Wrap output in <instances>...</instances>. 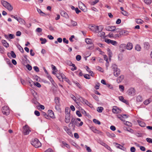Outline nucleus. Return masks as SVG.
Listing matches in <instances>:
<instances>
[{
  "mask_svg": "<svg viewBox=\"0 0 152 152\" xmlns=\"http://www.w3.org/2000/svg\"><path fill=\"white\" fill-rule=\"evenodd\" d=\"M1 3L2 5L9 11H10L12 10L13 7L8 2L4 0H2L1 1Z\"/></svg>",
  "mask_w": 152,
  "mask_h": 152,
  "instance_id": "nucleus-1",
  "label": "nucleus"
},
{
  "mask_svg": "<svg viewBox=\"0 0 152 152\" xmlns=\"http://www.w3.org/2000/svg\"><path fill=\"white\" fill-rule=\"evenodd\" d=\"M112 68L113 71V74L115 77H117L120 75V70L118 68L117 66L115 64H113L111 66Z\"/></svg>",
  "mask_w": 152,
  "mask_h": 152,
  "instance_id": "nucleus-2",
  "label": "nucleus"
},
{
  "mask_svg": "<svg viewBox=\"0 0 152 152\" xmlns=\"http://www.w3.org/2000/svg\"><path fill=\"white\" fill-rule=\"evenodd\" d=\"M31 144L36 148H38L41 146V143L39 142V140L37 138L32 140Z\"/></svg>",
  "mask_w": 152,
  "mask_h": 152,
  "instance_id": "nucleus-3",
  "label": "nucleus"
},
{
  "mask_svg": "<svg viewBox=\"0 0 152 152\" xmlns=\"http://www.w3.org/2000/svg\"><path fill=\"white\" fill-rule=\"evenodd\" d=\"M31 131L29 127L27 125H25L23 127V132L24 135L28 134L29 132Z\"/></svg>",
  "mask_w": 152,
  "mask_h": 152,
  "instance_id": "nucleus-4",
  "label": "nucleus"
},
{
  "mask_svg": "<svg viewBox=\"0 0 152 152\" xmlns=\"http://www.w3.org/2000/svg\"><path fill=\"white\" fill-rule=\"evenodd\" d=\"M127 93L129 96H133L135 94V90L134 88H131L128 90Z\"/></svg>",
  "mask_w": 152,
  "mask_h": 152,
  "instance_id": "nucleus-5",
  "label": "nucleus"
},
{
  "mask_svg": "<svg viewBox=\"0 0 152 152\" xmlns=\"http://www.w3.org/2000/svg\"><path fill=\"white\" fill-rule=\"evenodd\" d=\"M2 111L3 114L7 115L9 114L10 111L8 107L4 106L2 107Z\"/></svg>",
  "mask_w": 152,
  "mask_h": 152,
  "instance_id": "nucleus-6",
  "label": "nucleus"
},
{
  "mask_svg": "<svg viewBox=\"0 0 152 152\" xmlns=\"http://www.w3.org/2000/svg\"><path fill=\"white\" fill-rule=\"evenodd\" d=\"M79 100L81 101L83 103H84L87 105L89 106L90 107H91L92 106V104L90 103L88 100L80 97L79 98Z\"/></svg>",
  "mask_w": 152,
  "mask_h": 152,
  "instance_id": "nucleus-7",
  "label": "nucleus"
},
{
  "mask_svg": "<svg viewBox=\"0 0 152 152\" xmlns=\"http://www.w3.org/2000/svg\"><path fill=\"white\" fill-rule=\"evenodd\" d=\"M70 113L69 112H67L65 114V122L66 123H69L70 121Z\"/></svg>",
  "mask_w": 152,
  "mask_h": 152,
  "instance_id": "nucleus-8",
  "label": "nucleus"
},
{
  "mask_svg": "<svg viewBox=\"0 0 152 152\" xmlns=\"http://www.w3.org/2000/svg\"><path fill=\"white\" fill-rule=\"evenodd\" d=\"M56 76L60 81H63L65 77V75L62 73L59 72L58 74H56Z\"/></svg>",
  "mask_w": 152,
  "mask_h": 152,
  "instance_id": "nucleus-9",
  "label": "nucleus"
},
{
  "mask_svg": "<svg viewBox=\"0 0 152 152\" xmlns=\"http://www.w3.org/2000/svg\"><path fill=\"white\" fill-rule=\"evenodd\" d=\"M105 41L107 44H111L114 46H116L117 44V42L116 41L109 39H105Z\"/></svg>",
  "mask_w": 152,
  "mask_h": 152,
  "instance_id": "nucleus-10",
  "label": "nucleus"
},
{
  "mask_svg": "<svg viewBox=\"0 0 152 152\" xmlns=\"http://www.w3.org/2000/svg\"><path fill=\"white\" fill-rule=\"evenodd\" d=\"M70 124H72V127H75V125L76 124V121L75 118H71V121L69 124V125Z\"/></svg>",
  "mask_w": 152,
  "mask_h": 152,
  "instance_id": "nucleus-11",
  "label": "nucleus"
},
{
  "mask_svg": "<svg viewBox=\"0 0 152 152\" xmlns=\"http://www.w3.org/2000/svg\"><path fill=\"white\" fill-rule=\"evenodd\" d=\"M47 77L50 81L52 84L53 85L55 86V82L54 81L53 79L52 78L50 75L49 74H48L47 75Z\"/></svg>",
  "mask_w": 152,
  "mask_h": 152,
  "instance_id": "nucleus-12",
  "label": "nucleus"
},
{
  "mask_svg": "<svg viewBox=\"0 0 152 152\" xmlns=\"http://www.w3.org/2000/svg\"><path fill=\"white\" fill-rule=\"evenodd\" d=\"M120 110L116 106H114L112 109V112L114 113H118L119 112Z\"/></svg>",
  "mask_w": 152,
  "mask_h": 152,
  "instance_id": "nucleus-13",
  "label": "nucleus"
},
{
  "mask_svg": "<svg viewBox=\"0 0 152 152\" xmlns=\"http://www.w3.org/2000/svg\"><path fill=\"white\" fill-rule=\"evenodd\" d=\"M115 29V26H109L107 27L106 29L107 30L110 31H114Z\"/></svg>",
  "mask_w": 152,
  "mask_h": 152,
  "instance_id": "nucleus-14",
  "label": "nucleus"
},
{
  "mask_svg": "<svg viewBox=\"0 0 152 152\" xmlns=\"http://www.w3.org/2000/svg\"><path fill=\"white\" fill-rule=\"evenodd\" d=\"M133 48V45L132 43L128 42L126 45V49L128 50H131Z\"/></svg>",
  "mask_w": 152,
  "mask_h": 152,
  "instance_id": "nucleus-15",
  "label": "nucleus"
},
{
  "mask_svg": "<svg viewBox=\"0 0 152 152\" xmlns=\"http://www.w3.org/2000/svg\"><path fill=\"white\" fill-rule=\"evenodd\" d=\"M61 16L64 17L66 18H69V16L68 14L64 11H62L61 12Z\"/></svg>",
  "mask_w": 152,
  "mask_h": 152,
  "instance_id": "nucleus-16",
  "label": "nucleus"
},
{
  "mask_svg": "<svg viewBox=\"0 0 152 152\" xmlns=\"http://www.w3.org/2000/svg\"><path fill=\"white\" fill-rule=\"evenodd\" d=\"M107 135L110 138L115 137V135L113 133H110L107 132L106 133Z\"/></svg>",
  "mask_w": 152,
  "mask_h": 152,
  "instance_id": "nucleus-17",
  "label": "nucleus"
},
{
  "mask_svg": "<svg viewBox=\"0 0 152 152\" xmlns=\"http://www.w3.org/2000/svg\"><path fill=\"white\" fill-rule=\"evenodd\" d=\"M124 78V76L123 75H121L117 79V81L118 83L121 82Z\"/></svg>",
  "mask_w": 152,
  "mask_h": 152,
  "instance_id": "nucleus-18",
  "label": "nucleus"
},
{
  "mask_svg": "<svg viewBox=\"0 0 152 152\" xmlns=\"http://www.w3.org/2000/svg\"><path fill=\"white\" fill-rule=\"evenodd\" d=\"M1 42L2 43L3 45L6 48H8L9 47V44L5 40H2L1 41Z\"/></svg>",
  "mask_w": 152,
  "mask_h": 152,
  "instance_id": "nucleus-19",
  "label": "nucleus"
},
{
  "mask_svg": "<svg viewBox=\"0 0 152 152\" xmlns=\"http://www.w3.org/2000/svg\"><path fill=\"white\" fill-rule=\"evenodd\" d=\"M107 51L109 59V60H110L112 55V52H111L110 49L109 48L107 49Z\"/></svg>",
  "mask_w": 152,
  "mask_h": 152,
  "instance_id": "nucleus-20",
  "label": "nucleus"
},
{
  "mask_svg": "<svg viewBox=\"0 0 152 152\" xmlns=\"http://www.w3.org/2000/svg\"><path fill=\"white\" fill-rule=\"evenodd\" d=\"M55 102L56 105H60V99L58 97H57L55 98Z\"/></svg>",
  "mask_w": 152,
  "mask_h": 152,
  "instance_id": "nucleus-21",
  "label": "nucleus"
},
{
  "mask_svg": "<svg viewBox=\"0 0 152 152\" xmlns=\"http://www.w3.org/2000/svg\"><path fill=\"white\" fill-rule=\"evenodd\" d=\"M86 70L90 74V75L91 76L93 77L94 75V74L93 73V72L92 71L90 70V69L89 68L88 66H86Z\"/></svg>",
  "mask_w": 152,
  "mask_h": 152,
  "instance_id": "nucleus-22",
  "label": "nucleus"
},
{
  "mask_svg": "<svg viewBox=\"0 0 152 152\" xmlns=\"http://www.w3.org/2000/svg\"><path fill=\"white\" fill-rule=\"evenodd\" d=\"M26 81L28 83L29 85L31 87H32V86H33V83H34L32 81L31 79L28 77L26 79Z\"/></svg>",
  "mask_w": 152,
  "mask_h": 152,
  "instance_id": "nucleus-23",
  "label": "nucleus"
},
{
  "mask_svg": "<svg viewBox=\"0 0 152 152\" xmlns=\"http://www.w3.org/2000/svg\"><path fill=\"white\" fill-rule=\"evenodd\" d=\"M18 21L20 24H23L24 25H26V22L22 18H18Z\"/></svg>",
  "mask_w": 152,
  "mask_h": 152,
  "instance_id": "nucleus-24",
  "label": "nucleus"
},
{
  "mask_svg": "<svg viewBox=\"0 0 152 152\" xmlns=\"http://www.w3.org/2000/svg\"><path fill=\"white\" fill-rule=\"evenodd\" d=\"M114 31H115V33H117L122 35V30L121 29H119V28H116V27H115V29H114Z\"/></svg>",
  "mask_w": 152,
  "mask_h": 152,
  "instance_id": "nucleus-25",
  "label": "nucleus"
},
{
  "mask_svg": "<svg viewBox=\"0 0 152 152\" xmlns=\"http://www.w3.org/2000/svg\"><path fill=\"white\" fill-rule=\"evenodd\" d=\"M48 116H49L52 118H53L54 116V113L52 110H49L48 111Z\"/></svg>",
  "mask_w": 152,
  "mask_h": 152,
  "instance_id": "nucleus-26",
  "label": "nucleus"
},
{
  "mask_svg": "<svg viewBox=\"0 0 152 152\" xmlns=\"http://www.w3.org/2000/svg\"><path fill=\"white\" fill-rule=\"evenodd\" d=\"M137 122L140 126L142 127H144L145 126V124L144 122L140 120H138Z\"/></svg>",
  "mask_w": 152,
  "mask_h": 152,
  "instance_id": "nucleus-27",
  "label": "nucleus"
},
{
  "mask_svg": "<svg viewBox=\"0 0 152 152\" xmlns=\"http://www.w3.org/2000/svg\"><path fill=\"white\" fill-rule=\"evenodd\" d=\"M37 10L38 13L42 16H45V14L40 9L37 8Z\"/></svg>",
  "mask_w": 152,
  "mask_h": 152,
  "instance_id": "nucleus-28",
  "label": "nucleus"
},
{
  "mask_svg": "<svg viewBox=\"0 0 152 152\" xmlns=\"http://www.w3.org/2000/svg\"><path fill=\"white\" fill-rule=\"evenodd\" d=\"M126 45L125 44H121L119 46V48L121 49H122V51H124V50L123 49H124L126 48Z\"/></svg>",
  "mask_w": 152,
  "mask_h": 152,
  "instance_id": "nucleus-29",
  "label": "nucleus"
},
{
  "mask_svg": "<svg viewBox=\"0 0 152 152\" xmlns=\"http://www.w3.org/2000/svg\"><path fill=\"white\" fill-rule=\"evenodd\" d=\"M116 144L118 145V146H117V148L122 150L123 151H124L126 150V148H124L123 146L121 145L120 144L118 143H116Z\"/></svg>",
  "mask_w": 152,
  "mask_h": 152,
  "instance_id": "nucleus-30",
  "label": "nucleus"
},
{
  "mask_svg": "<svg viewBox=\"0 0 152 152\" xmlns=\"http://www.w3.org/2000/svg\"><path fill=\"white\" fill-rule=\"evenodd\" d=\"M135 48L136 50L138 51H140L141 50V47L139 45H137L135 47Z\"/></svg>",
  "mask_w": 152,
  "mask_h": 152,
  "instance_id": "nucleus-31",
  "label": "nucleus"
},
{
  "mask_svg": "<svg viewBox=\"0 0 152 152\" xmlns=\"http://www.w3.org/2000/svg\"><path fill=\"white\" fill-rule=\"evenodd\" d=\"M98 36L100 37H104L105 35V33L104 32L102 31H100L98 33Z\"/></svg>",
  "mask_w": 152,
  "mask_h": 152,
  "instance_id": "nucleus-32",
  "label": "nucleus"
},
{
  "mask_svg": "<svg viewBox=\"0 0 152 152\" xmlns=\"http://www.w3.org/2000/svg\"><path fill=\"white\" fill-rule=\"evenodd\" d=\"M151 101V99L150 98L147 100H145L144 102V103L145 105H148Z\"/></svg>",
  "mask_w": 152,
  "mask_h": 152,
  "instance_id": "nucleus-33",
  "label": "nucleus"
},
{
  "mask_svg": "<svg viewBox=\"0 0 152 152\" xmlns=\"http://www.w3.org/2000/svg\"><path fill=\"white\" fill-rule=\"evenodd\" d=\"M104 110V108L102 107H99L97 108V111L99 113H102V110Z\"/></svg>",
  "mask_w": 152,
  "mask_h": 152,
  "instance_id": "nucleus-34",
  "label": "nucleus"
},
{
  "mask_svg": "<svg viewBox=\"0 0 152 152\" xmlns=\"http://www.w3.org/2000/svg\"><path fill=\"white\" fill-rule=\"evenodd\" d=\"M40 40L41 41V43L42 44H44L47 42V39L45 38H42L40 39Z\"/></svg>",
  "mask_w": 152,
  "mask_h": 152,
  "instance_id": "nucleus-35",
  "label": "nucleus"
},
{
  "mask_svg": "<svg viewBox=\"0 0 152 152\" xmlns=\"http://www.w3.org/2000/svg\"><path fill=\"white\" fill-rule=\"evenodd\" d=\"M91 95L94 99L96 101H99V98L97 96L94 94H91Z\"/></svg>",
  "mask_w": 152,
  "mask_h": 152,
  "instance_id": "nucleus-36",
  "label": "nucleus"
},
{
  "mask_svg": "<svg viewBox=\"0 0 152 152\" xmlns=\"http://www.w3.org/2000/svg\"><path fill=\"white\" fill-rule=\"evenodd\" d=\"M71 23L72 25L73 26H75L77 25V23L76 22L72 20H71Z\"/></svg>",
  "mask_w": 152,
  "mask_h": 152,
  "instance_id": "nucleus-37",
  "label": "nucleus"
},
{
  "mask_svg": "<svg viewBox=\"0 0 152 152\" xmlns=\"http://www.w3.org/2000/svg\"><path fill=\"white\" fill-rule=\"evenodd\" d=\"M117 117L119 118L121 121H125L124 117L123 116V115H117Z\"/></svg>",
  "mask_w": 152,
  "mask_h": 152,
  "instance_id": "nucleus-38",
  "label": "nucleus"
},
{
  "mask_svg": "<svg viewBox=\"0 0 152 152\" xmlns=\"http://www.w3.org/2000/svg\"><path fill=\"white\" fill-rule=\"evenodd\" d=\"M122 34H119L118 33L117 34H114V38H118L120 37Z\"/></svg>",
  "mask_w": 152,
  "mask_h": 152,
  "instance_id": "nucleus-39",
  "label": "nucleus"
},
{
  "mask_svg": "<svg viewBox=\"0 0 152 152\" xmlns=\"http://www.w3.org/2000/svg\"><path fill=\"white\" fill-rule=\"evenodd\" d=\"M136 22L138 24H142L143 23V21L141 19H136Z\"/></svg>",
  "mask_w": 152,
  "mask_h": 152,
  "instance_id": "nucleus-40",
  "label": "nucleus"
},
{
  "mask_svg": "<svg viewBox=\"0 0 152 152\" xmlns=\"http://www.w3.org/2000/svg\"><path fill=\"white\" fill-rule=\"evenodd\" d=\"M60 105H56L55 106V109L58 111H60L61 110V108H60Z\"/></svg>",
  "mask_w": 152,
  "mask_h": 152,
  "instance_id": "nucleus-41",
  "label": "nucleus"
},
{
  "mask_svg": "<svg viewBox=\"0 0 152 152\" xmlns=\"http://www.w3.org/2000/svg\"><path fill=\"white\" fill-rule=\"evenodd\" d=\"M69 66H72L73 67H74V69H73V68H72L71 69L72 71H74L77 69V67H76L75 65L73 64H72L71 65H69Z\"/></svg>",
  "mask_w": 152,
  "mask_h": 152,
  "instance_id": "nucleus-42",
  "label": "nucleus"
},
{
  "mask_svg": "<svg viewBox=\"0 0 152 152\" xmlns=\"http://www.w3.org/2000/svg\"><path fill=\"white\" fill-rule=\"evenodd\" d=\"M136 100L137 102H141L142 101V96H138L136 98Z\"/></svg>",
  "mask_w": 152,
  "mask_h": 152,
  "instance_id": "nucleus-43",
  "label": "nucleus"
},
{
  "mask_svg": "<svg viewBox=\"0 0 152 152\" xmlns=\"http://www.w3.org/2000/svg\"><path fill=\"white\" fill-rule=\"evenodd\" d=\"M92 131L94 133H96L100 134V133H102V132H101L97 130L95 128H94V129H93Z\"/></svg>",
  "mask_w": 152,
  "mask_h": 152,
  "instance_id": "nucleus-44",
  "label": "nucleus"
},
{
  "mask_svg": "<svg viewBox=\"0 0 152 152\" xmlns=\"http://www.w3.org/2000/svg\"><path fill=\"white\" fill-rule=\"evenodd\" d=\"M10 54L13 58H15L16 57V55L13 51H11L10 52Z\"/></svg>",
  "mask_w": 152,
  "mask_h": 152,
  "instance_id": "nucleus-45",
  "label": "nucleus"
},
{
  "mask_svg": "<svg viewBox=\"0 0 152 152\" xmlns=\"http://www.w3.org/2000/svg\"><path fill=\"white\" fill-rule=\"evenodd\" d=\"M62 144L68 148H70V146L66 142L64 141L62 142Z\"/></svg>",
  "mask_w": 152,
  "mask_h": 152,
  "instance_id": "nucleus-46",
  "label": "nucleus"
},
{
  "mask_svg": "<svg viewBox=\"0 0 152 152\" xmlns=\"http://www.w3.org/2000/svg\"><path fill=\"white\" fill-rule=\"evenodd\" d=\"M85 42L88 44H91L92 42L91 40L89 39L86 38L85 39Z\"/></svg>",
  "mask_w": 152,
  "mask_h": 152,
  "instance_id": "nucleus-47",
  "label": "nucleus"
},
{
  "mask_svg": "<svg viewBox=\"0 0 152 152\" xmlns=\"http://www.w3.org/2000/svg\"><path fill=\"white\" fill-rule=\"evenodd\" d=\"M93 121L95 124H98V125H100L101 124L99 120L96 119H94L93 120Z\"/></svg>",
  "mask_w": 152,
  "mask_h": 152,
  "instance_id": "nucleus-48",
  "label": "nucleus"
},
{
  "mask_svg": "<svg viewBox=\"0 0 152 152\" xmlns=\"http://www.w3.org/2000/svg\"><path fill=\"white\" fill-rule=\"evenodd\" d=\"M144 46L145 48H146V49L149 48V44L148 42H145L144 43Z\"/></svg>",
  "mask_w": 152,
  "mask_h": 152,
  "instance_id": "nucleus-49",
  "label": "nucleus"
},
{
  "mask_svg": "<svg viewBox=\"0 0 152 152\" xmlns=\"http://www.w3.org/2000/svg\"><path fill=\"white\" fill-rule=\"evenodd\" d=\"M95 30L94 31L96 33H99L100 31L99 30V27L98 26H96L94 27Z\"/></svg>",
  "mask_w": 152,
  "mask_h": 152,
  "instance_id": "nucleus-50",
  "label": "nucleus"
},
{
  "mask_svg": "<svg viewBox=\"0 0 152 152\" xmlns=\"http://www.w3.org/2000/svg\"><path fill=\"white\" fill-rule=\"evenodd\" d=\"M66 132L71 137L73 136V134L70 129L67 130Z\"/></svg>",
  "mask_w": 152,
  "mask_h": 152,
  "instance_id": "nucleus-51",
  "label": "nucleus"
},
{
  "mask_svg": "<svg viewBox=\"0 0 152 152\" xmlns=\"http://www.w3.org/2000/svg\"><path fill=\"white\" fill-rule=\"evenodd\" d=\"M106 85L110 89H112V90L113 89V86L112 85L108 83H107V84H106Z\"/></svg>",
  "mask_w": 152,
  "mask_h": 152,
  "instance_id": "nucleus-52",
  "label": "nucleus"
},
{
  "mask_svg": "<svg viewBox=\"0 0 152 152\" xmlns=\"http://www.w3.org/2000/svg\"><path fill=\"white\" fill-rule=\"evenodd\" d=\"M124 124L128 126H132V124L129 122L126 121Z\"/></svg>",
  "mask_w": 152,
  "mask_h": 152,
  "instance_id": "nucleus-53",
  "label": "nucleus"
},
{
  "mask_svg": "<svg viewBox=\"0 0 152 152\" xmlns=\"http://www.w3.org/2000/svg\"><path fill=\"white\" fill-rule=\"evenodd\" d=\"M42 114L47 119H48L49 117L48 115L45 112H43L42 113Z\"/></svg>",
  "mask_w": 152,
  "mask_h": 152,
  "instance_id": "nucleus-54",
  "label": "nucleus"
},
{
  "mask_svg": "<svg viewBox=\"0 0 152 152\" xmlns=\"http://www.w3.org/2000/svg\"><path fill=\"white\" fill-rule=\"evenodd\" d=\"M71 98L72 99L77 103L78 104V102L76 100V97L73 95H72L71 96Z\"/></svg>",
  "mask_w": 152,
  "mask_h": 152,
  "instance_id": "nucleus-55",
  "label": "nucleus"
},
{
  "mask_svg": "<svg viewBox=\"0 0 152 152\" xmlns=\"http://www.w3.org/2000/svg\"><path fill=\"white\" fill-rule=\"evenodd\" d=\"M99 1L98 0H95L91 2V5H94L97 3Z\"/></svg>",
  "mask_w": 152,
  "mask_h": 152,
  "instance_id": "nucleus-56",
  "label": "nucleus"
},
{
  "mask_svg": "<svg viewBox=\"0 0 152 152\" xmlns=\"http://www.w3.org/2000/svg\"><path fill=\"white\" fill-rule=\"evenodd\" d=\"M147 141L149 143H152V139L151 138H147L146 139Z\"/></svg>",
  "mask_w": 152,
  "mask_h": 152,
  "instance_id": "nucleus-57",
  "label": "nucleus"
},
{
  "mask_svg": "<svg viewBox=\"0 0 152 152\" xmlns=\"http://www.w3.org/2000/svg\"><path fill=\"white\" fill-rule=\"evenodd\" d=\"M84 77L85 78L88 79H89L90 78V76L88 74H85Z\"/></svg>",
  "mask_w": 152,
  "mask_h": 152,
  "instance_id": "nucleus-58",
  "label": "nucleus"
},
{
  "mask_svg": "<svg viewBox=\"0 0 152 152\" xmlns=\"http://www.w3.org/2000/svg\"><path fill=\"white\" fill-rule=\"evenodd\" d=\"M85 147L87 151L88 152H91L92 151L89 147H88L87 145H85Z\"/></svg>",
  "mask_w": 152,
  "mask_h": 152,
  "instance_id": "nucleus-59",
  "label": "nucleus"
},
{
  "mask_svg": "<svg viewBox=\"0 0 152 152\" xmlns=\"http://www.w3.org/2000/svg\"><path fill=\"white\" fill-rule=\"evenodd\" d=\"M33 68L34 70L37 72H39V68L37 66H34Z\"/></svg>",
  "mask_w": 152,
  "mask_h": 152,
  "instance_id": "nucleus-60",
  "label": "nucleus"
},
{
  "mask_svg": "<svg viewBox=\"0 0 152 152\" xmlns=\"http://www.w3.org/2000/svg\"><path fill=\"white\" fill-rule=\"evenodd\" d=\"M34 84L38 88H40L41 87V85L40 83L38 82H36L35 83H34Z\"/></svg>",
  "mask_w": 152,
  "mask_h": 152,
  "instance_id": "nucleus-61",
  "label": "nucleus"
},
{
  "mask_svg": "<svg viewBox=\"0 0 152 152\" xmlns=\"http://www.w3.org/2000/svg\"><path fill=\"white\" fill-rule=\"evenodd\" d=\"M144 1L146 4H149L151 2V0H144Z\"/></svg>",
  "mask_w": 152,
  "mask_h": 152,
  "instance_id": "nucleus-62",
  "label": "nucleus"
},
{
  "mask_svg": "<svg viewBox=\"0 0 152 152\" xmlns=\"http://www.w3.org/2000/svg\"><path fill=\"white\" fill-rule=\"evenodd\" d=\"M119 88L121 91H123L124 90V87L123 86L120 85L119 86Z\"/></svg>",
  "mask_w": 152,
  "mask_h": 152,
  "instance_id": "nucleus-63",
  "label": "nucleus"
},
{
  "mask_svg": "<svg viewBox=\"0 0 152 152\" xmlns=\"http://www.w3.org/2000/svg\"><path fill=\"white\" fill-rule=\"evenodd\" d=\"M18 48L21 53H23L24 52V50L23 48L20 45H19L18 46Z\"/></svg>",
  "mask_w": 152,
  "mask_h": 152,
  "instance_id": "nucleus-64",
  "label": "nucleus"
}]
</instances>
